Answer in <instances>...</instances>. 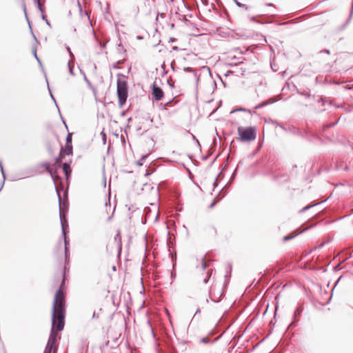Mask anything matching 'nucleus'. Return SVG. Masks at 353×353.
<instances>
[{
  "label": "nucleus",
  "instance_id": "1",
  "mask_svg": "<svg viewBox=\"0 0 353 353\" xmlns=\"http://www.w3.org/2000/svg\"><path fill=\"white\" fill-rule=\"evenodd\" d=\"M65 317V296L63 290L60 288L56 293L53 301V310L52 315V330L48 339V344L54 347L57 341V333L54 331H61L64 327Z\"/></svg>",
  "mask_w": 353,
  "mask_h": 353
},
{
  "label": "nucleus",
  "instance_id": "2",
  "mask_svg": "<svg viewBox=\"0 0 353 353\" xmlns=\"http://www.w3.org/2000/svg\"><path fill=\"white\" fill-rule=\"evenodd\" d=\"M58 196H59V217H60V221H61V227H62V233L65 238V239H64L65 250V255L67 256L68 250V245L69 244V242L66 239L65 234H66V228L68 227V225L66 223L65 211H66L68 210V205H67V203H65V202H63V203L61 202V196H60L59 193H58Z\"/></svg>",
  "mask_w": 353,
  "mask_h": 353
},
{
  "label": "nucleus",
  "instance_id": "3",
  "mask_svg": "<svg viewBox=\"0 0 353 353\" xmlns=\"http://www.w3.org/2000/svg\"><path fill=\"white\" fill-rule=\"evenodd\" d=\"M239 140L242 142H250L256 139V129L255 127L244 128L240 126L237 128Z\"/></svg>",
  "mask_w": 353,
  "mask_h": 353
},
{
  "label": "nucleus",
  "instance_id": "4",
  "mask_svg": "<svg viewBox=\"0 0 353 353\" xmlns=\"http://www.w3.org/2000/svg\"><path fill=\"white\" fill-rule=\"evenodd\" d=\"M117 96L119 104L121 107L124 105L128 98V86L125 81L119 79L117 80Z\"/></svg>",
  "mask_w": 353,
  "mask_h": 353
},
{
  "label": "nucleus",
  "instance_id": "5",
  "mask_svg": "<svg viewBox=\"0 0 353 353\" xmlns=\"http://www.w3.org/2000/svg\"><path fill=\"white\" fill-rule=\"evenodd\" d=\"M152 96L156 101H160L163 98V90L155 84L152 85Z\"/></svg>",
  "mask_w": 353,
  "mask_h": 353
},
{
  "label": "nucleus",
  "instance_id": "6",
  "mask_svg": "<svg viewBox=\"0 0 353 353\" xmlns=\"http://www.w3.org/2000/svg\"><path fill=\"white\" fill-rule=\"evenodd\" d=\"M227 59L229 61V64L237 65L239 63H242L243 58V57L236 58V56L228 55Z\"/></svg>",
  "mask_w": 353,
  "mask_h": 353
},
{
  "label": "nucleus",
  "instance_id": "7",
  "mask_svg": "<svg viewBox=\"0 0 353 353\" xmlns=\"http://www.w3.org/2000/svg\"><path fill=\"white\" fill-rule=\"evenodd\" d=\"M46 169L48 172H49L53 179L54 181L56 180L57 178H59L57 175H55V173L52 171V170L50 168L49 165H46Z\"/></svg>",
  "mask_w": 353,
  "mask_h": 353
},
{
  "label": "nucleus",
  "instance_id": "8",
  "mask_svg": "<svg viewBox=\"0 0 353 353\" xmlns=\"http://www.w3.org/2000/svg\"><path fill=\"white\" fill-rule=\"evenodd\" d=\"M46 169L48 172H49L53 179L54 181L56 180L57 178H59L57 175H55V173L52 171V170L50 168L49 165H46Z\"/></svg>",
  "mask_w": 353,
  "mask_h": 353
},
{
  "label": "nucleus",
  "instance_id": "9",
  "mask_svg": "<svg viewBox=\"0 0 353 353\" xmlns=\"http://www.w3.org/2000/svg\"><path fill=\"white\" fill-rule=\"evenodd\" d=\"M52 349H54V352L56 351V347L47 343V345L45 348L43 353H51Z\"/></svg>",
  "mask_w": 353,
  "mask_h": 353
},
{
  "label": "nucleus",
  "instance_id": "10",
  "mask_svg": "<svg viewBox=\"0 0 353 353\" xmlns=\"http://www.w3.org/2000/svg\"><path fill=\"white\" fill-rule=\"evenodd\" d=\"M34 3L37 5V8L38 10L41 12L43 13V6L41 3V1L40 0H33Z\"/></svg>",
  "mask_w": 353,
  "mask_h": 353
},
{
  "label": "nucleus",
  "instance_id": "11",
  "mask_svg": "<svg viewBox=\"0 0 353 353\" xmlns=\"http://www.w3.org/2000/svg\"><path fill=\"white\" fill-rule=\"evenodd\" d=\"M63 170L65 174V175H68L70 172V165L67 163H64L63 165Z\"/></svg>",
  "mask_w": 353,
  "mask_h": 353
},
{
  "label": "nucleus",
  "instance_id": "12",
  "mask_svg": "<svg viewBox=\"0 0 353 353\" xmlns=\"http://www.w3.org/2000/svg\"><path fill=\"white\" fill-rule=\"evenodd\" d=\"M234 1L236 3V6L238 7L242 8L245 9V10L248 9V7H247V6L245 4L240 3L238 0H234Z\"/></svg>",
  "mask_w": 353,
  "mask_h": 353
},
{
  "label": "nucleus",
  "instance_id": "13",
  "mask_svg": "<svg viewBox=\"0 0 353 353\" xmlns=\"http://www.w3.org/2000/svg\"><path fill=\"white\" fill-rule=\"evenodd\" d=\"M72 145H67V148H66V153H67L68 154H69L72 153Z\"/></svg>",
  "mask_w": 353,
  "mask_h": 353
},
{
  "label": "nucleus",
  "instance_id": "14",
  "mask_svg": "<svg viewBox=\"0 0 353 353\" xmlns=\"http://www.w3.org/2000/svg\"><path fill=\"white\" fill-rule=\"evenodd\" d=\"M71 141H72V135H71V134H68L66 137L67 144L71 143Z\"/></svg>",
  "mask_w": 353,
  "mask_h": 353
},
{
  "label": "nucleus",
  "instance_id": "15",
  "mask_svg": "<svg viewBox=\"0 0 353 353\" xmlns=\"http://www.w3.org/2000/svg\"><path fill=\"white\" fill-rule=\"evenodd\" d=\"M296 235H294V236H285L283 237V241H287L288 240H290L292 239H293Z\"/></svg>",
  "mask_w": 353,
  "mask_h": 353
},
{
  "label": "nucleus",
  "instance_id": "16",
  "mask_svg": "<svg viewBox=\"0 0 353 353\" xmlns=\"http://www.w3.org/2000/svg\"><path fill=\"white\" fill-rule=\"evenodd\" d=\"M312 205H307L305 207H304L303 208H302L301 210H300V213H303L304 212H305L306 210H307L308 209H310Z\"/></svg>",
  "mask_w": 353,
  "mask_h": 353
},
{
  "label": "nucleus",
  "instance_id": "17",
  "mask_svg": "<svg viewBox=\"0 0 353 353\" xmlns=\"http://www.w3.org/2000/svg\"><path fill=\"white\" fill-rule=\"evenodd\" d=\"M121 62L120 61H118L117 63H114L112 65V68H114V69H118L119 68V64H120Z\"/></svg>",
  "mask_w": 353,
  "mask_h": 353
},
{
  "label": "nucleus",
  "instance_id": "18",
  "mask_svg": "<svg viewBox=\"0 0 353 353\" xmlns=\"http://www.w3.org/2000/svg\"><path fill=\"white\" fill-rule=\"evenodd\" d=\"M68 68H69V72H70V74H72V75H74V73H73V71H72V68H71V66H70V61H68Z\"/></svg>",
  "mask_w": 353,
  "mask_h": 353
},
{
  "label": "nucleus",
  "instance_id": "19",
  "mask_svg": "<svg viewBox=\"0 0 353 353\" xmlns=\"http://www.w3.org/2000/svg\"><path fill=\"white\" fill-rule=\"evenodd\" d=\"M32 52H33L34 56L36 58V59L41 63V61H40L39 59L38 58V57L37 55L36 49H33Z\"/></svg>",
  "mask_w": 353,
  "mask_h": 353
},
{
  "label": "nucleus",
  "instance_id": "20",
  "mask_svg": "<svg viewBox=\"0 0 353 353\" xmlns=\"http://www.w3.org/2000/svg\"><path fill=\"white\" fill-rule=\"evenodd\" d=\"M268 103L267 102H263L259 105H258L257 106L255 107L256 109H259L260 108H262L263 107L264 105H265Z\"/></svg>",
  "mask_w": 353,
  "mask_h": 353
},
{
  "label": "nucleus",
  "instance_id": "21",
  "mask_svg": "<svg viewBox=\"0 0 353 353\" xmlns=\"http://www.w3.org/2000/svg\"><path fill=\"white\" fill-rule=\"evenodd\" d=\"M207 268H208L207 263L203 260V262H202V269L205 270Z\"/></svg>",
  "mask_w": 353,
  "mask_h": 353
},
{
  "label": "nucleus",
  "instance_id": "22",
  "mask_svg": "<svg viewBox=\"0 0 353 353\" xmlns=\"http://www.w3.org/2000/svg\"><path fill=\"white\" fill-rule=\"evenodd\" d=\"M102 138H103V143L104 144L106 143V137L105 134L104 132H101Z\"/></svg>",
  "mask_w": 353,
  "mask_h": 353
},
{
  "label": "nucleus",
  "instance_id": "23",
  "mask_svg": "<svg viewBox=\"0 0 353 353\" xmlns=\"http://www.w3.org/2000/svg\"><path fill=\"white\" fill-rule=\"evenodd\" d=\"M23 12H24V13H25L26 16L27 17V14H26V8L25 4H23Z\"/></svg>",
  "mask_w": 353,
  "mask_h": 353
},
{
  "label": "nucleus",
  "instance_id": "24",
  "mask_svg": "<svg viewBox=\"0 0 353 353\" xmlns=\"http://www.w3.org/2000/svg\"><path fill=\"white\" fill-rule=\"evenodd\" d=\"M67 50L70 52V56L72 57L73 54H72V52L70 50V48L69 47H67Z\"/></svg>",
  "mask_w": 353,
  "mask_h": 353
},
{
  "label": "nucleus",
  "instance_id": "25",
  "mask_svg": "<svg viewBox=\"0 0 353 353\" xmlns=\"http://www.w3.org/2000/svg\"><path fill=\"white\" fill-rule=\"evenodd\" d=\"M84 80L87 82V83H89V81L88 79H87L85 74H84Z\"/></svg>",
  "mask_w": 353,
  "mask_h": 353
},
{
  "label": "nucleus",
  "instance_id": "26",
  "mask_svg": "<svg viewBox=\"0 0 353 353\" xmlns=\"http://www.w3.org/2000/svg\"><path fill=\"white\" fill-rule=\"evenodd\" d=\"M100 46H101V48H105V43H100Z\"/></svg>",
  "mask_w": 353,
  "mask_h": 353
},
{
  "label": "nucleus",
  "instance_id": "27",
  "mask_svg": "<svg viewBox=\"0 0 353 353\" xmlns=\"http://www.w3.org/2000/svg\"><path fill=\"white\" fill-rule=\"evenodd\" d=\"M214 205H215V202H213V203L210 205V208H213Z\"/></svg>",
  "mask_w": 353,
  "mask_h": 353
},
{
  "label": "nucleus",
  "instance_id": "28",
  "mask_svg": "<svg viewBox=\"0 0 353 353\" xmlns=\"http://www.w3.org/2000/svg\"><path fill=\"white\" fill-rule=\"evenodd\" d=\"M324 52L328 54L330 53L329 50H325Z\"/></svg>",
  "mask_w": 353,
  "mask_h": 353
},
{
  "label": "nucleus",
  "instance_id": "29",
  "mask_svg": "<svg viewBox=\"0 0 353 353\" xmlns=\"http://www.w3.org/2000/svg\"><path fill=\"white\" fill-rule=\"evenodd\" d=\"M208 279H204V281H204V283H206L208 282Z\"/></svg>",
  "mask_w": 353,
  "mask_h": 353
},
{
  "label": "nucleus",
  "instance_id": "30",
  "mask_svg": "<svg viewBox=\"0 0 353 353\" xmlns=\"http://www.w3.org/2000/svg\"><path fill=\"white\" fill-rule=\"evenodd\" d=\"M267 6H272L273 4L272 3H268Z\"/></svg>",
  "mask_w": 353,
  "mask_h": 353
},
{
  "label": "nucleus",
  "instance_id": "31",
  "mask_svg": "<svg viewBox=\"0 0 353 353\" xmlns=\"http://www.w3.org/2000/svg\"><path fill=\"white\" fill-rule=\"evenodd\" d=\"M296 312L299 314L300 312L299 310H296V311L295 312V314H296Z\"/></svg>",
  "mask_w": 353,
  "mask_h": 353
},
{
  "label": "nucleus",
  "instance_id": "32",
  "mask_svg": "<svg viewBox=\"0 0 353 353\" xmlns=\"http://www.w3.org/2000/svg\"><path fill=\"white\" fill-rule=\"evenodd\" d=\"M42 18H43V19L46 20L45 16L43 15Z\"/></svg>",
  "mask_w": 353,
  "mask_h": 353
}]
</instances>
